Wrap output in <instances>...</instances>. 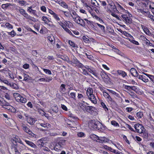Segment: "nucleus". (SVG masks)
Masks as SVG:
<instances>
[{"label": "nucleus", "instance_id": "nucleus-1", "mask_svg": "<svg viewBox=\"0 0 154 154\" xmlns=\"http://www.w3.org/2000/svg\"><path fill=\"white\" fill-rule=\"evenodd\" d=\"M81 108L83 110H86L87 112H88L91 114L93 113L95 109V107L93 106H89L83 105H82Z\"/></svg>", "mask_w": 154, "mask_h": 154}, {"label": "nucleus", "instance_id": "nucleus-2", "mask_svg": "<svg viewBox=\"0 0 154 154\" xmlns=\"http://www.w3.org/2000/svg\"><path fill=\"white\" fill-rule=\"evenodd\" d=\"M19 12L20 14L22 15L26 18L34 21L32 19H35V18L28 15L24 9L22 8V9H21L20 10Z\"/></svg>", "mask_w": 154, "mask_h": 154}, {"label": "nucleus", "instance_id": "nucleus-3", "mask_svg": "<svg viewBox=\"0 0 154 154\" xmlns=\"http://www.w3.org/2000/svg\"><path fill=\"white\" fill-rule=\"evenodd\" d=\"M134 128L135 129V132H137L139 133H142L144 129V127L140 124L137 123L134 125Z\"/></svg>", "mask_w": 154, "mask_h": 154}, {"label": "nucleus", "instance_id": "nucleus-4", "mask_svg": "<svg viewBox=\"0 0 154 154\" xmlns=\"http://www.w3.org/2000/svg\"><path fill=\"white\" fill-rule=\"evenodd\" d=\"M98 122L99 121L97 120H91L89 122L88 126L89 127L92 128L93 129H95L97 124V122Z\"/></svg>", "mask_w": 154, "mask_h": 154}, {"label": "nucleus", "instance_id": "nucleus-5", "mask_svg": "<svg viewBox=\"0 0 154 154\" xmlns=\"http://www.w3.org/2000/svg\"><path fill=\"white\" fill-rule=\"evenodd\" d=\"M38 124H39L41 126L44 128H48L51 126V125L49 123L45 122L41 120L39 122Z\"/></svg>", "mask_w": 154, "mask_h": 154}, {"label": "nucleus", "instance_id": "nucleus-6", "mask_svg": "<svg viewBox=\"0 0 154 154\" xmlns=\"http://www.w3.org/2000/svg\"><path fill=\"white\" fill-rule=\"evenodd\" d=\"M22 127L23 128V130L26 132L28 133L29 134L31 135L32 136H34V134L28 128H27L25 125L23 124Z\"/></svg>", "mask_w": 154, "mask_h": 154}, {"label": "nucleus", "instance_id": "nucleus-7", "mask_svg": "<svg viewBox=\"0 0 154 154\" xmlns=\"http://www.w3.org/2000/svg\"><path fill=\"white\" fill-rule=\"evenodd\" d=\"M104 148L105 149H106L108 150L111 152L115 153L116 154H122V152L118 151H116V150L112 149L110 147H109L105 145L104 146Z\"/></svg>", "mask_w": 154, "mask_h": 154}, {"label": "nucleus", "instance_id": "nucleus-8", "mask_svg": "<svg viewBox=\"0 0 154 154\" xmlns=\"http://www.w3.org/2000/svg\"><path fill=\"white\" fill-rule=\"evenodd\" d=\"M130 72L132 75L134 76L137 77L139 74L136 69L134 68H131L130 70Z\"/></svg>", "mask_w": 154, "mask_h": 154}, {"label": "nucleus", "instance_id": "nucleus-9", "mask_svg": "<svg viewBox=\"0 0 154 154\" xmlns=\"http://www.w3.org/2000/svg\"><path fill=\"white\" fill-rule=\"evenodd\" d=\"M89 99L93 103L95 104L97 103V101L96 99L94 94H91L89 95Z\"/></svg>", "mask_w": 154, "mask_h": 154}, {"label": "nucleus", "instance_id": "nucleus-10", "mask_svg": "<svg viewBox=\"0 0 154 154\" xmlns=\"http://www.w3.org/2000/svg\"><path fill=\"white\" fill-rule=\"evenodd\" d=\"M26 119L27 122L30 125H33L35 122V119L31 117H29V118H27Z\"/></svg>", "mask_w": 154, "mask_h": 154}, {"label": "nucleus", "instance_id": "nucleus-11", "mask_svg": "<svg viewBox=\"0 0 154 154\" xmlns=\"http://www.w3.org/2000/svg\"><path fill=\"white\" fill-rule=\"evenodd\" d=\"M116 72L118 74L122 76L123 78L125 77L126 76H127L126 73L123 71L118 70L116 71Z\"/></svg>", "mask_w": 154, "mask_h": 154}, {"label": "nucleus", "instance_id": "nucleus-12", "mask_svg": "<svg viewBox=\"0 0 154 154\" xmlns=\"http://www.w3.org/2000/svg\"><path fill=\"white\" fill-rule=\"evenodd\" d=\"M88 71L96 76H97L98 75V73L95 70V69L92 67L88 69Z\"/></svg>", "mask_w": 154, "mask_h": 154}, {"label": "nucleus", "instance_id": "nucleus-13", "mask_svg": "<svg viewBox=\"0 0 154 154\" xmlns=\"http://www.w3.org/2000/svg\"><path fill=\"white\" fill-rule=\"evenodd\" d=\"M32 6L28 7L27 8V11H28L30 13H32L35 15H36V11L35 10L32 9Z\"/></svg>", "mask_w": 154, "mask_h": 154}, {"label": "nucleus", "instance_id": "nucleus-14", "mask_svg": "<svg viewBox=\"0 0 154 154\" xmlns=\"http://www.w3.org/2000/svg\"><path fill=\"white\" fill-rule=\"evenodd\" d=\"M137 77L139 79L142 80L145 82H147L148 81V79L144 76L140 75Z\"/></svg>", "mask_w": 154, "mask_h": 154}, {"label": "nucleus", "instance_id": "nucleus-15", "mask_svg": "<svg viewBox=\"0 0 154 154\" xmlns=\"http://www.w3.org/2000/svg\"><path fill=\"white\" fill-rule=\"evenodd\" d=\"M78 61L79 60L77 58L74 56H73L72 58V60L71 61H69L68 62L70 64L72 63L73 64L76 65L78 63Z\"/></svg>", "mask_w": 154, "mask_h": 154}, {"label": "nucleus", "instance_id": "nucleus-16", "mask_svg": "<svg viewBox=\"0 0 154 154\" xmlns=\"http://www.w3.org/2000/svg\"><path fill=\"white\" fill-rule=\"evenodd\" d=\"M98 142L103 143L107 141V139L105 137H99Z\"/></svg>", "mask_w": 154, "mask_h": 154}, {"label": "nucleus", "instance_id": "nucleus-17", "mask_svg": "<svg viewBox=\"0 0 154 154\" xmlns=\"http://www.w3.org/2000/svg\"><path fill=\"white\" fill-rule=\"evenodd\" d=\"M66 85L64 84H62L61 85L60 88V91L61 93L64 92L66 91Z\"/></svg>", "mask_w": 154, "mask_h": 154}, {"label": "nucleus", "instance_id": "nucleus-18", "mask_svg": "<svg viewBox=\"0 0 154 154\" xmlns=\"http://www.w3.org/2000/svg\"><path fill=\"white\" fill-rule=\"evenodd\" d=\"M25 141L26 142L27 144L29 145L32 148H35L36 147V145H35L32 142L27 140H25Z\"/></svg>", "mask_w": 154, "mask_h": 154}, {"label": "nucleus", "instance_id": "nucleus-19", "mask_svg": "<svg viewBox=\"0 0 154 154\" xmlns=\"http://www.w3.org/2000/svg\"><path fill=\"white\" fill-rule=\"evenodd\" d=\"M12 6H13L12 4L9 3H7L5 4H2V8L4 9H7L8 7Z\"/></svg>", "mask_w": 154, "mask_h": 154}, {"label": "nucleus", "instance_id": "nucleus-20", "mask_svg": "<svg viewBox=\"0 0 154 154\" xmlns=\"http://www.w3.org/2000/svg\"><path fill=\"white\" fill-rule=\"evenodd\" d=\"M97 124L96 126V129L101 131L102 130V127L103 125L99 121L97 122Z\"/></svg>", "mask_w": 154, "mask_h": 154}, {"label": "nucleus", "instance_id": "nucleus-21", "mask_svg": "<svg viewBox=\"0 0 154 154\" xmlns=\"http://www.w3.org/2000/svg\"><path fill=\"white\" fill-rule=\"evenodd\" d=\"M37 111L42 116H45L46 117H47V116H46V113L44 111H43L42 109L40 108H38L37 109Z\"/></svg>", "mask_w": 154, "mask_h": 154}, {"label": "nucleus", "instance_id": "nucleus-22", "mask_svg": "<svg viewBox=\"0 0 154 154\" xmlns=\"http://www.w3.org/2000/svg\"><path fill=\"white\" fill-rule=\"evenodd\" d=\"M59 4L60 6L64 8H68L67 5L64 2L60 0L59 1Z\"/></svg>", "mask_w": 154, "mask_h": 154}, {"label": "nucleus", "instance_id": "nucleus-23", "mask_svg": "<svg viewBox=\"0 0 154 154\" xmlns=\"http://www.w3.org/2000/svg\"><path fill=\"white\" fill-rule=\"evenodd\" d=\"M100 75L102 78H107L108 77V75L106 73L105 71H102L100 72Z\"/></svg>", "mask_w": 154, "mask_h": 154}, {"label": "nucleus", "instance_id": "nucleus-24", "mask_svg": "<svg viewBox=\"0 0 154 154\" xmlns=\"http://www.w3.org/2000/svg\"><path fill=\"white\" fill-rule=\"evenodd\" d=\"M91 3L94 6L99 8V4L96 0H91Z\"/></svg>", "mask_w": 154, "mask_h": 154}, {"label": "nucleus", "instance_id": "nucleus-25", "mask_svg": "<svg viewBox=\"0 0 154 154\" xmlns=\"http://www.w3.org/2000/svg\"><path fill=\"white\" fill-rule=\"evenodd\" d=\"M91 138L94 140L98 142L97 141H98L99 137L95 135H93L91 136Z\"/></svg>", "mask_w": 154, "mask_h": 154}, {"label": "nucleus", "instance_id": "nucleus-26", "mask_svg": "<svg viewBox=\"0 0 154 154\" xmlns=\"http://www.w3.org/2000/svg\"><path fill=\"white\" fill-rule=\"evenodd\" d=\"M80 22H78V21H75V22H76L78 24H79L82 26H85V23L83 20L81 19V20H79Z\"/></svg>", "mask_w": 154, "mask_h": 154}, {"label": "nucleus", "instance_id": "nucleus-27", "mask_svg": "<svg viewBox=\"0 0 154 154\" xmlns=\"http://www.w3.org/2000/svg\"><path fill=\"white\" fill-rule=\"evenodd\" d=\"M93 94V90L91 88H89L87 89V94L88 97H89V95H90Z\"/></svg>", "mask_w": 154, "mask_h": 154}, {"label": "nucleus", "instance_id": "nucleus-28", "mask_svg": "<svg viewBox=\"0 0 154 154\" xmlns=\"http://www.w3.org/2000/svg\"><path fill=\"white\" fill-rule=\"evenodd\" d=\"M106 98L107 99V100L108 101H110L111 103H112L113 104H116V102L115 101H114V100H113L112 98L109 95V96L108 97Z\"/></svg>", "mask_w": 154, "mask_h": 154}, {"label": "nucleus", "instance_id": "nucleus-29", "mask_svg": "<svg viewBox=\"0 0 154 154\" xmlns=\"http://www.w3.org/2000/svg\"><path fill=\"white\" fill-rule=\"evenodd\" d=\"M95 25H97L103 31H105V26L103 25H101L98 23H94Z\"/></svg>", "mask_w": 154, "mask_h": 154}, {"label": "nucleus", "instance_id": "nucleus-30", "mask_svg": "<svg viewBox=\"0 0 154 154\" xmlns=\"http://www.w3.org/2000/svg\"><path fill=\"white\" fill-rule=\"evenodd\" d=\"M23 75L24 77V79H23V81H28L30 79L29 78L30 77L29 75L25 73H23Z\"/></svg>", "mask_w": 154, "mask_h": 154}, {"label": "nucleus", "instance_id": "nucleus-31", "mask_svg": "<svg viewBox=\"0 0 154 154\" xmlns=\"http://www.w3.org/2000/svg\"><path fill=\"white\" fill-rule=\"evenodd\" d=\"M42 20L44 21L45 23L47 24L50 22L49 20L46 17L43 16Z\"/></svg>", "mask_w": 154, "mask_h": 154}, {"label": "nucleus", "instance_id": "nucleus-32", "mask_svg": "<svg viewBox=\"0 0 154 154\" xmlns=\"http://www.w3.org/2000/svg\"><path fill=\"white\" fill-rule=\"evenodd\" d=\"M107 90L112 94L115 95L117 97H119L120 96L119 94L116 92L111 90L107 89Z\"/></svg>", "mask_w": 154, "mask_h": 154}, {"label": "nucleus", "instance_id": "nucleus-33", "mask_svg": "<svg viewBox=\"0 0 154 154\" xmlns=\"http://www.w3.org/2000/svg\"><path fill=\"white\" fill-rule=\"evenodd\" d=\"M132 19L128 17V18H126V20L125 21V23L127 24H130L132 23Z\"/></svg>", "mask_w": 154, "mask_h": 154}, {"label": "nucleus", "instance_id": "nucleus-34", "mask_svg": "<svg viewBox=\"0 0 154 154\" xmlns=\"http://www.w3.org/2000/svg\"><path fill=\"white\" fill-rule=\"evenodd\" d=\"M18 2L19 4L21 5L22 6L25 5L26 3V1L23 0H19Z\"/></svg>", "mask_w": 154, "mask_h": 154}, {"label": "nucleus", "instance_id": "nucleus-35", "mask_svg": "<svg viewBox=\"0 0 154 154\" xmlns=\"http://www.w3.org/2000/svg\"><path fill=\"white\" fill-rule=\"evenodd\" d=\"M67 124L69 125V127H73L74 125V123L68 120L67 122Z\"/></svg>", "mask_w": 154, "mask_h": 154}, {"label": "nucleus", "instance_id": "nucleus-36", "mask_svg": "<svg viewBox=\"0 0 154 154\" xmlns=\"http://www.w3.org/2000/svg\"><path fill=\"white\" fill-rule=\"evenodd\" d=\"M112 8V10L114 13H118L119 11L116 8V7L115 5H114Z\"/></svg>", "mask_w": 154, "mask_h": 154}, {"label": "nucleus", "instance_id": "nucleus-37", "mask_svg": "<svg viewBox=\"0 0 154 154\" xmlns=\"http://www.w3.org/2000/svg\"><path fill=\"white\" fill-rule=\"evenodd\" d=\"M142 133L143 137L146 139H147L148 137V132L147 131H144V132H143Z\"/></svg>", "mask_w": 154, "mask_h": 154}, {"label": "nucleus", "instance_id": "nucleus-38", "mask_svg": "<svg viewBox=\"0 0 154 154\" xmlns=\"http://www.w3.org/2000/svg\"><path fill=\"white\" fill-rule=\"evenodd\" d=\"M9 85L10 86L14 89H17V85L15 83H10V84Z\"/></svg>", "mask_w": 154, "mask_h": 154}, {"label": "nucleus", "instance_id": "nucleus-39", "mask_svg": "<svg viewBox=\"0 0 154 154\" xmlns=\"http://www.w3.org/2000/svg\"><path fill=\"white\" fill-rule=\"evenodd\" d=\"M111 124L112 125L115 126H119V124L115 121H112L111 122Z\"/></svg>", "mask_w": 154, "mask_h": 154}, {"label": "nucleus", "instance_id": "nucleus-40", "mask_svg": "<svg viewBox=\"0 0 154 154\" xmlns=\"http://www.w3.org/2000/svg\"><path fill=\"white\" fill-rule=\"evenodd\" d=\"M12 106H11L10 105H9V104H8L7 105L5 106V107H4V108L9 110L11 111L12 110Z\"/></svg>", "mask_w": 154, "mask_h": 154}, {"label": "nucleus", "instance_id": "nucleus-41", "mask_svg": "<svg viewBox=\"0 0 154 154\" xmlns=\"http://www.w3.org/2000/svg\"><path fill=\"white\" fill-rule=\"evenodd\" d=\"M76 65L78 67L81 68L82 69L84 67V65L81 63H80L79 61L78 62V63H77Z\"/></svg>", "mask_w": 154, "mask_h": 154}, {"label": "nucleus", "instance_id": "nucleus-42", "mask_svg": "<svg viewBox=\"0 0 154 154\" xmlns=\"http://www.w3.org/2000/svg\"><path fill=\"white\" fill-rule=\"evenodd\" d=\"M43 70L46 74H48L49 75H51V71L49 69L43 68Z\"/></svg>", "mask_w": 154, "mask_h": 154}, {"label": "nucleus", "instance_id": "nucleus-43", "mask_svg": "<svg viewBox=\"0 0 154 154\" xmlns=\"http://www.w3.org/2000/svg\"><path fill=\"white\" fill-rule=\"evenodd\" d=\"M8 34L11 35L12 37L16 35V33L13 30L11 32H8Z\"/></svg>", "mask_w": 154, "mask_h": 154}, {"label": "nucleus", "instance_id": "nucleus-44", "mask_svg": "<svg viewBox=\"0 0 154 154\" xmlns=\"http://www.w3.org/2000/svg\"><path fill=\"white\" fill-rule=\"evenodd\" d=\"M143 113L141 112H138L136 114V116L138 118H140L143 116Z\"/></svg>", "mask_w": 154, "mask_h": 154}, {"label": "nucleus", "instance_id": "nucleus-45", "mask_svg": "<svg viewBox=\"0 0 154 154\" xmlns=\"http://www.w3.org/2000/svg\"><path fill=\"white\" fill-rule=\"evenodd\" d=\"M9 104V103L6 102L5 100H4L3 101V103H2V106L4 108V107L5 106L7 105L8 104Z\"/></svg>", "mask_w": 154, "mask_h": 154}, {"label": "nucleus", "instance_id": "nucleus-46", "mask_svg": "<svg viewBox=\"0 0 154 154\" xmlns=\"http://www.w3.org/2000/svg\"><path fill=\"white\" fill-rule=\"evenodd\" d=\"M68 43L70 46H72V47H75V44L74 43V42H73L69 40L68 41Z\"/></svg>", "mask_w": 154, "mask_h": 154}, {"label": "nucleus", "instance_id": "nucleus-47", "mask_svg": "<svg viewBox=\"0 0 154 154\" xmlns=\"http://www.w3.org/2000/svg\"><path fill=\"white\" fill-rule=\"evenodd\" d=\"M5 25L6 26V27L8 28L12 29L13 28V26H12L8 23H5Z\"/></svg>", "mask_w": 154, "mask_h": 154}, {"label": "nucleus", "instance_id": "nucleus-48", "mask_svg": "<svg viewBox=\"0 0 154 154\" xmlns=\"http://www.w3.org/2000/svg\"><path fill=\"white\" fill-rule=\"evenodd\" d=\"M78 136L79 137H83L85 136V134L82 132H79L77 134Z\"/></svg>", "mask_w": 154, "mask_h": 154}, {"label": "nucleus", "instance_id": "nucleus-49", "mask_svg": "<svg viewBox=\"0 0 154 154\" xmlns=\"http://www.w3.org/2000/svg\"><path fill=\"white\" fill-rule=\"evenodd\" d=\"M5 97L7 100H10L11 99L10 96L8 93H6L5 94Z\"/></svg>", "mask_w": 154, "mask_h": 154}, {"label": "nucleus", "instance_id": "nucleus-50", "mask_svg": "<svg viewBox=\"0 0 154 154\" xmlns=\"http://www.w3.org/2000/svg\"><path fill=\"white\" fill-rule=\"evenodd\" d=\"M53 17L57 20L59 21L60 20L59 17H58V15L56 13L53 15Z\"/></svg>", "mask_w": 154, "mask_h": 154}, {"label": "nucleus", "instance_id": "nucleus-51", "mask_svg": "<svg viewBox=\"0 0 154 154\" xmlns=\"http://www.w3.org/2000/svg\"><path fill=\"white\" fill-rule=\"evenodd\" d=\"M101 105L104 108L105 111L108 110V109L107 107L106 106L105 104V103L103 102H102L101 103Z\"/></svg>", "mask_w": 154, "mask_h": 154}, {"label": "nucleus", "instance_id": "nucleus-52", "mask_svg": "<svg viewBox=\"0 0 154 154\" xmlns=\"http://www.w3.org/2000/svg\"><path fill=\"white\" fill-rule=\"evenodd\" d=\"M131 42L132 43L137 45H139V43L137 41H136L134 40H130Z\"/></svg>", "mask_w": 154, "mask_h": 154}, {"label": "nucleus", "instance_id": "nucleus-53", "mask_svg": "<svg viewBox=\"0 0 154 154\" xmlns=\"http://www.w3.org/2000/svg\"><path fill=\"white\" fill-rule=\"evenodd\" d=\"M65 31H66L67 32H68L70 34H72L71 32L67 28L66 26L64 27L63 29Z\"/></svg>", "mask_w": 154, "mask_h": 154}, {"label": "nucleus", "instance_id": "nucleus-54", "mask_svg": "<svg viewBox=\"0 0 154 154\" xmlns=\"http://www.w3.org/2000/svg\"><path fill=\"white\" fill-rule=\"evenodd\" d=\"M127 128L129 129L131 131L135 132V131L131 127V126L127 124L126 125Z\"/></svg>", "mask_w": 154, "mask_h": 154}, {"label": "nucleus", "instance_id": "nucleus-55", "mask_svg": "<svg viewBox=\"0 0 154 154\" xmlns=\"http://www.w3.org/2000/svg\"><path fill=\"white\" fill-rule=\"evenodd\" d=\"M52 111L55 113H57L58 112V109L57 107L55 106L53 109Z\"/></svg>", "mask_w": 154, "mask_h": 154}, {"label": "nucleus", "instance_id": "nucleus-56", "mask_svg": "<svg viewBox=\"0 0 154 154\" xmlns=\"http://www.w3.org/2000/svg\"><path fill=\"white\" fill-rule=\"evenodd\" d=\"M82 71H83L82 72L84 75H88V72H87V70L86 69H83V68H82Z\"/></svg>", "mask_w": 154, "mask_h": 154}, {"label": "nucleus", "instance_id": "nucleus-57", "mask_svg": "<svg viewBox=\"0 0 154 154\" xmlns=\"http://www.w3.org/2000/svg\"><path fill=\"white\" fill-rule=\"evenodd\" d=\"M123 138L124 140H125V141L127 143H128L129 144H130V143L129 142V141L128 140V139H127V137L125 136L124 135H123Z\"/></svg>", "mask_w": 154, "mask_h": 154}, {"label": "nucleus", "instance_id": "nucleus-58", "mask_svg": "<svg viewBox=\"0 0 154 154\" xmlns=\"http://www.w3.org/2000/svg\"><path fill=\"white\" fill-rule=\"evenodd\" d=\"M29 65L27 63L24 64L23 66V67L25 69H27L29 68Z\"/></svg>", "mask_w": 154, "mask_h": 154}, {"label": "nucleus", "instance_id": "nucleus-59", "mask_svg": "<svg viewBox=\"0 0 154 154\" xmlns=\"http://www.w3.org/2000/svg\"><path fill=\"white\" fill-rule=\"evenodd\" d=\"M20 95V94L17 93H14L13 94V96L15 98V99H16Z\"/></svg>", "mask_w": 154, "mask_h": 154}, {"label": "nucleus", "instance_id": "nucleus-60", "mask_svg": "<svg viewBox=\"0 0 154 154\" xmlns=\"http://www.w3.org/2000/svg\"><path fill=\"white\" fill-rule=\"evenodd\" d=\"M131 90H133L136 92L137 91V88L134 86H131Z\"/></svg>", "mask_w": 154, "mask_h": 154}, {"label": "nucleus", "instance_id": "nucleus-61", "mask_svg": "<svg viewBox=\"0 0 154 154\" xmlns=\"http://www.w3.org/2000/svg\"><path fill=\"white\" fill-rule=\"evenodd\" d=\"M121 16L123 19V20L124 21H125L127 18H128V17L127 15H122Z\"/></svg>", "mask_w": 154, "mask_h": 154}, {"label": "nucleus", "instance_id": "nucleus-62", "mask_svg": "<svg viewBox=\"0 0 154 154\" xmlns=\"http://www.w3.org/2000/svg\"><path fill=\"white\" fill-rule=\"evenodd\" d=\"M124 88L128 90H131V86L128 85H125Z\"/></svg>", "mask_w": 154, "mask_h": 154}, {"label": "nucleus", "instance_id": "nucleus-63", "mask_svg": "<svg viewBox=\"0 0 154 154\" xmlns=\"http://www.w3.org/2000/svg\"><path fill=\"white\" fill-rule=\"evenodd\" d=\"M61 107L65 111H67V107L64 105L61 104Z\"/></svg>", "mask_w": 154, "mask_h": 154}, {"label": "nucleus", "instance_id": "nucleus-64", "mask_svg": "<svg viewBox=\"0 0 154 154\" xmlns=\"http://www.w3.org/2000/svg\"><path fill=\"white\" fill-rule=\"evenodd\" d=\"M32 54L34 56H36L37 54V52L36 50H33L32 52Z\"/></svg>", "mask_w": 154, "mask_h": 154}]
</instances>
